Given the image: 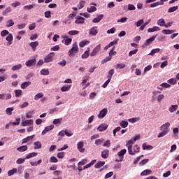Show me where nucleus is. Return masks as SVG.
I'll use <instances>...</instances> for the list:
<instances>
[{
    "instance_id": "nucleus-59",
    "label": "nucleus",
    "mask_w": 179,
    "mask_h": 179,
    "mask_svg": "<svg viewBox=\"0 0 179 179\" xmlns=\"http://www.w3.org/2000/svg\"><path fill=\"white\" fill-rule=\"evenodd\" d=\"M148 162H149V159H143L141 162H139V166H145V164H146Z\"/></svg>"
},
{
    "instance_id": "nucleus-49",
    "label": "nucleus",
    "mask_w": 179,
    "mask_h": 179,
    "mask_svg": "<svg viewBox=\"0 0 179 179\" xmlns=\"http://www.w3.org/2000/svg\"><path fill=\"white\" fill-rule=\"evenodd\" d=\"M162 33L164 34H173V33H174V31L171 29H164L162 30Z\"/></svg>"
},
{
    "instance_id": "nucleus-18",
    "label": "nucleus",
    "mask_w": 179,
    "mask_h": 179,
    "mask_svg": "<svg viewBox=\"0 0 179 179\" xmlns=\"http://www.w3.org/2000/svg\"><path fill=\"white\" fill-rule=\"evenodd\" d=\"M157 23V25L160 26L161 27H165L166 26V21L164 20V18H161L158 20Z\"/></svg>"
},
{
    "instance_id": "nucleus-50",
    "label": "nucleus",
    "mask_w": 179,
    "mask_h": 179,
    "mask_svg": "<svg viewBox=\"0 0 179 179\" xmlns=\"http://www.w3.org/2000/svg\"><path fill=\"white\" fill-rule=\"evenodd\" d=\"M41 75H44V76L50 75V71H48V69H43L41 70Z\"/></svg>"
},
{
    "instance_id": "nucleus-1",
    "label": "nucleus",
    "mask_w": 179,
    "mask_h": 179,
    "mask_svg": "<svg viewBox=\"0 0 179 179\" xmlns=\"http://www.w3.org/2000/svg\"><path fill=\"white\" fill-rule=\"evenodd\" d=\"M127 150L130 156H135L136 153H139V151L141 150V147H139V145L136 144L134 145L133 147H132V145H129L127 147Z\"/></svg>"
},
{
    "instance_id": "nucleus-29",
    "label": "nucleus",
    "mask_w": 179,
    "mask_h": 179,
    "mask_svg": "<svg viewBox=\"0 0 179 179\" xmlns=\"http://www.w3.org/2000/svg\"><path fill=\"white\" fill-rule=\"evenodd\" d=\"M127 65L124 63H118L115 66V69H124Z\"/></svg>"
},
{
    "instance_id": "nucleus-53",
    "label": "nucleus",
    "mask_w": 179,
    "mask_h": 179,
    "mask_svg": "<svg viewBox=\"0 0 179 179\" xmlns=\"http://www.w3.org/2000/svg\"><path fill=\"white\" fill-rule=\"evenodd\" d=\"M13 108H8L6 109V113L7 115H12V111H13Z\"/></svg>"
},
{
    "instance_id": "nucleus-42",
    "label": "nucleus",
    "mask_w": 179,
    "mask_h": 179,
    "mask_svg": "<svg viewBox=\"0 0 179 179\" xmlns=\"http://www.w3.org/2000/svg\"><path fill=\"white\" fill-rule=\"evenodd\" d=\"M177 9H178V6H177L171 7L168 10V13H173V12H176V10H177Z\"/></svg>"
},
{
    "instance_id": "nucleus-52",
    "label": "nucleus",
    "mask_w": 179,
    "mask_h": 179,
    "mask_svg": "<svg viewBox=\"0 0 179 179\" xmlns=\"http://www.w3.org/2000/svg\"><path fill=\"white\" fill-rule=\"evenodd\" d=\"M167 83H169V85H176L177 83V80H176V78H171L167 80Z\"/></svg>"
},
{
    "instance_id": "nucleus-11",
    "label": "nucleus",
    "mask_w": 179,
    "mask_h": 179,
    "mask_svg": "<svg viewBox=\"0 0 179 179\" xmlns=\"http://www.w3.org/2000/svg\"><path fill=\"white\" fill-rule=\"evenodd\" d=\"M156 37H157V35L153 36L151 38L147 39L144 43V45H150V43H153V41L156 40Z\"/></svg>"
},
{
    "instance_id": "nucleus-62",
    "label": "nucleus",
    "mask_w": 179,
    "mask_h": 179,
    "mask_svg": "<svg viewBox=\"0 0 179 179\" xmlns=\"http://www.w3.org/2000/svg\"><path fill=\"white\" fill-rule=\"evenodd\" d=\"M50 163H58V159L55 157H51L50 159Z\"/></svg>"
},
{
    "instance_id": "nucleus-2",
    "label": "nucleus",
    "mask_w": 179,
    "mask_h": 179,
    "mask_svg": "<svg viewBox=\"0 0 179 179\" xmlns=\"http://www.w3.org/2000/svg\"><path fill=\"white\" fill-rule=\"evenodd\" d=\"M78 51L79 48L78 47V43L75 42L73 43L71 49L69 51V56L72 57L73 54L78 53Z\"/></svg>"
},
{
    "instance_id": "nucleus-26",
    "label": "nucleus",
    "mask_w": 179,
    "mask_h": 179,
    "mask_svg": "<svg viewBox=\"0 0 179 179\" xmlns=\"http://www.w3.org/2000/svg\"><path fill=\"white\" fill-rule=\"evenodd\" d=\"M75 23L76 24H83L85 23V18L83 17H78Z\"/></svg>"
},
{
    "instance_id": "nucleus-54",
    "label": "nucleus",
    "mask_w": 179,
    "mask_h": 179,
    "mask_svg": "<svg viewBox=\"0 0 179 179\" xmlns=\"http://www.w3.org/2000/svg\"><path fill=\"white\" fill-rule=\"evenodd\" d=\"M120 127H122V128H127V127H128V122L122 120L120 122Z\"/></svg>"
},
{
    "instance_id": "nucleus-8",
    "label": "nucleus",
    "mask_w": 179,
    "mask_h": 179,
    "mask_svg": "<svg viewBox=\"0 0 179 179\" xmlns=\"http://www.w3.org/2000/svg\"><path fill=\"white\" fill-rule=\"evenodd\" d=\"M161 131H164L168 132H170V123L169 122H166L165 124H163L161 127Z\"/></svg>"
},
{
    "instance_id": "nucleus-33",
    "label": "nucleus",
    "mask_w": 179,
    "mask_h": 179,
    "mask_svg": "<svg viewBox=\"0 0 179 179\" xmlns=\"http://www.w3.org/2000/svg\"><path fill=\"white\" fill-rule=\"evenodd\" d=\"M30 47L32 48L33 51H36V47H38V42L35 41V42H31L29 43Z\"/></svg>"
},
{
    "instance_id": "nucleus-43",
    "label": "nucleus",
    "mask_w": 179,
    "mask_h": 179,
    "mask_svg": "<svg viewBox=\"0 0 179 179\" xmlns=\"http://www.w3.org/2000/svg\"><path fill=\"white\" fill-rule=\"evenodd\" d=\"M12 9H10V7L6 8L3 12H2V15L3 16H6V15H8V13H10V12H11Z\"/></svg>"
},
{
    "instance_id": "nucleus-24",
    "label": "nucleus",
    "mask_w": 179,
    "mask_h": 179,
    "mask_svg": "<svg viewBox=\"0 0 179 179\" xmlns=\"http://www.w3.org/2000/svg\"><path fill=\"white\" fill-rule=\"evenodd\" d=\"M160 51H161L160 48L152 49L151 52L148 54V55H151L152 57H153L155 54H159Z\"/></svg>"
},
{
    "instance_id": "nucleus-61",
    "label": "nucleus",
    "mask_w": 179,
    "mask_h": 179,
    "mask_svg": "<svg viewBox=\"0 0 179 179\" xmlns=\"http://www.w3.org/2000/svg\"><path fill=\"white\" fill-rule=\"evenodd\" d=\"M138 52V49H135L134 50H131L129 52V57H132V55H135V54H136Z\"/></svg>"
},
{
    "instance_id": "nucleus-37",
    "label": "nucleus",
    "mask_w": 179,
    "mask_h": 179,
    "mask_svg": "<svg viewBox=\"0 0 179 179\" xmlns=\"http://www.w3.org/2000/svg\"><path fill=\"white\" fill-rule=\"evenodd\" d=\"M17 150L18 151V152H26V150H27V145H22V146H20V147H18L17 148Z\"/></svg>"
},
{
    "instance_id": "nucleus-36",
    "label": "nucleus",
    "mask_w": 179,
    "mask_h": 179,
    "mask_svg": "<svg viewBox=\"0 0 179 179\" xmlns=\"http://www.w3.org/2000/svg\"><path fill=\"white\" fill-rule=\"evenodd\" d=\"M90 43V41H89L83 40L79 43V46L81 48H83V47H85V45H86V44H89Z\"/></svg>"
},
{
    "instance_id": "nucleus-6",
    "label": "nucleus",
    "mask_w": 179,
    "mask_h": 179,
    "mask_svg": "<svg viewBox=\"0 0 179 179\" xmlns=\"http://www.w3.org/2000/svg\"><path fill=\"white\" fill-rule=\"evenodd\" d=\"M85 143H83V141H79L77 143V149L78 150L80 153H85Z\"/></svg>"
},
{
    "instance_id": "nucleus-21",
    "label": "nucleus",
    "mask_w": 179,
    "mask_h": 179,
    "mask_svg": "<svg viewBox=\"0 0 179 179\" xmlns=\"http://www.w3.org/2000/svg\"><path fill=\"white\" fill-rule=\"evenodd\" d=\"M17 173V169L13 168V169L8 171V177H12V176L16 174Z\"/></svg>"
},
{
    "instance_id": "nucleus-58",
    "label": "nucleus",
    "mask_w": 179,
    "mask_h": 179,
    "mask_svg": "<svg viewBox=\"0 0 179 179\" xmlns=\"http://www.w3.org/2000/svg\"><path fill=\"white\" fill-rule=\"evenodd\" d=\"M102 142H104V139L103 138L97 139V140L95 141V145L99 146V145H101Z\"/></svg>"
},
{
    "instance_id": "nucleus-34",
    "label": "nucleus",
    "mask_w": 179,
    "mask_h": 179,
    "mask_svg": "<svg viewBox=\"0 0 179 179\" xmlns=\"http://www.w3.org/2000/svg\"><path fill=\"white\" fill-rule=\"evenodd\" d=\"M34 149H41L43 145L41 144V141H36L34 143Z\"/></svg>"
},
{
    "instance_id": "nucleus-44",
    "label": "nucleus",
    "mask_w": 179,
    "mask_h": 179,
    "mask_svg": "<svg viewBox=\"0 0 179 179\" xmlns=\"http://www.w3.org/2000/svg\"><path fill=\"white\" fill-rule=\"evenodd\" d=\"M69 36H76V34H79V31L78 30H72L68 32Z\"/></svg>"
},
{
    "instance_id": "nucleus-60",
    "label": "nucleus",
    "mask_w": 179,
    "mask_h": 179,
    "mask_svg": "<svg viewBox=\"0 0 179 179\" xmlns=\"http://www.w3.org/2000/svg\"><path fill=\"white\" fill-rule=\"evenodd\" d=\"M85 1H80V3L78 5V9H82V8L85 6Z\"/></svg>"
},
{
    "instance_id": "nucleus-3",
    "label": "nucleus",
    "mask_w": 179,
    "mask_h": 179,
    "mask_svg": "<svg viewBox=\"0 0 179 179\" xmlns=\"http://www.w3.org/2000/svg\"><path fill=\"white\" fill-rule=\"evenodd\" d=\"M127 153V149H122L120 152H117V156L119 159H116L115 162L117 163H120L124 160V156H125V154Z\"/></svg>"
},
{
    "instance_id": "nucleus-10",
    "label": "nucleus",
    "mask_w": 179,
    "mask_h": 179,
    "mask_svg": "<svg viewBox=\"0 0 179 179\" xmlns=\"http://www.w3.org/2000/svg\"><path fill=\"white\" fill-rule=\"evenodd\" d=\"M36 58L31 59L25 62L26 66L30 68V66H34L36 65Z\"/></svg>"
},
{
    "instance_id": "nucleus-17",
    "label": "nucleus",
    "mask_w": 179,
    "mask_h": 179,
    "mask_svg": "<svg viewBox=\"0 0 179 179\" xmlns=\"http://www.w3.org/2000/svg\"><path fill=\"white\" fill-rule=\"evenodd\" d=\"M6 41H8V45H10L12 44V41H13V35L12 34H9L8 36L6 38Z\"/></svg>"
},
{
    "instance_id": "nucleus-30",
    "label": "nucleus",
    "mask_w": 179,
    "mask_h": 179,
    "mask_svg": "<svg viewBox=\"0 0 179 179\" xmlns=\"http://www.w3.org/2000/svg\"><path fill=\"white\" fill-rule=\"evenodd\" d=\"M43 97H44V93L39 92L34 96V100H40V99H43Z\"/></svg>"
},
{
    "instance_id": "nucleus-39",
    "label": "nucleus",
    "mask_w": 179,
    "mask_h": 179,
    "mask_svg": "<svg viewBox=\"0 0 179 179\" xmlns=\"http://www.w3.org/2000/svg\"><path fill=\"white\" fill-rule=\"evenodd\" d=\"M141 118L139 117H133L128 119L129 122H131V124H134V122H138V121H140Z\"/></svg>"
},
{
    "instance_id": "nucleus-47",
    "label": "nucleus",
    "mask_w": 179,
    "mask_h": 179,
    "mask_svg": "<svg viewBox=\"0 0 179 179\" xmlns=\"http://www.w3.org/2000/svg\"><path fill=\"white\" fill-rule=\"evenodd\" d=\"M13 24H15V22H13V20H8L6 22V27H12V26H13Z\"/></svg>"
},
{
    "instance_id": "nucleus-51",
    "label": "nucleus",
    "mask_w": 179,
    "mask_h": 179,
    "mask_svg": "<svg viewBox=\"0 0 179 179\" xmlns=\"http://www.w3.org/2000/svg\"><path fill=\"white\" fill-rule=\"evenodd\" d=\"M104 148H110L111 146V143L110 140H106L104 143L102 145Z\"/></svg>"
},
{
    "instance_id": "nucleus-63",
    "label": "nucleus",
    "mask_w": 179,
    "mask_h": 179,
    "mask_svg": "<svg viewBox=\"0 0 179 179\" xmlns=\"http://www.w3.org/2000/svg\"><path fill=\"white\" fill-rule=\"evenodd\" d=\"M58 64L60 65V66H66V60L62 59V61L58 62Z\"/></svg>"
},
{
    "instance_id": "nucleus-35",
    "label": "nucleus",
    "mask_w": 179,
    "mask_h": 179,
    "mask_svg": "<svg viewBox=\"0 0 179 179\" xmlns=\"http://www.w3.org/2000/svg\"><path fill=\"white\" fill-rule=\"evenodd\" d=\"M160 5H164V3L162 1H157L155 3H152L150 4V8H156V6H159Z\"/></svg>"
},
{
    "instance_id": "nucleus-16",
    "label": "nucleus",
    "mask_w": 179,
    "mask_h": 179,
    "mask_svg": "<svg viewBox=\"0 0 179 179\" xmlns=\"http://www.w3.org/2000/svg\"><path fill=\"white\" fill-rule=\"evenodd\" d=\"M90 55V48H87V50L85 51L83 55H82L81 58L83 59H86L89 58Z\"/></svg>"
},
{
    "instance_id": "nucleus-12",
    "label": "nucleus",
    "mask_w": 179,
    "mask_h": 179,
    "mask_svg": "<svg viewBox=\"0 0 179 179\" xmlns=\"http://www.w3.org/2000/svg\"><path fill=\"white\" fill-rule=\"evenodd\" d=\"M107 128H108V125L102 123L98 127L97 130L99 131V132H104Z\"/></svg>"
},
{
    "instance_id": "nucleus-25",
    "label": "nucleus",
    "mask_w": 179,
    "mask_h": 179,
    "mask_svg": "<svg viewBox=\"0 0 179 179\" xmlns=\"http://www.w3.org/2000/svg\"><path fill=\"white\" fill-rule=\"evenodd\" d=\"M154 31H160V27H153L152 28H149L148 29V33H154Z\"/></svg>"
},
{
    "instance_id": "nucleus-57",
    "label": "nucleus",
    "mask_w": 179,
    "mask_h": 179,
    "mask_svg": "<svg viewBox=\"0 0 179 179\" xmlns=\"http://www.w3.org/2000/svg\"><path fill=\"white\" fill-rule=\"evenodd\" d=\"M114 75V69H110L108 71V79H110L113 78V76Z\"/></svg>"
},
{
    "instance_id": "nucleus-4",
    "label": "nucleus",
    "mask_w": 179,
    "mask_h": 179,
    "mask_svg": "<svg viewBox=\"0 0 179 179\" xmlns=\"http://www.w3.org/2000/svg\"><path fill=\"white\" fill-rule=\"evenodd\" d=\"M108 113V109L105 108L102 109L101 110H100L97 117H98V118H99V120H103V118H104V117H106V115H107Z\"/></svg>"
},
{
    "instance_id": "nucleus-22",
    "label": "nucleus",
    "mask_w": 179,
    "mask_h": 179,
    "mask_svg": "<svg viewBox=\"0 0 179 179\" xmlns=\"http://www.w3.org/2000/svg\"><path fill=\"white\" fill-rule=\"evenodd\" d=\"M34 135H32V136H27V138H24L23 140H22V144L23 143H27V142L30 141H33V138H34Z\"/></svg>"
},
{
    "instance_id": "nucleus-45",
    "label": "nucleus",
    "mask_w": 179,
    "mask_h": 179,
    "mask_svg": "<svg viewBox=\"0 0 179 179\" xmlns=\"http://www.w3.org/2000/svg\"><path fill=\"white\" fill-rule=\"evenodd\" d=\"M87 10L89 13H92V12H96V10H97V8H96V6H91L90 8H87Z\"/></svg>"
},
{
    "instance_id": "nucleus-32",
    "label": "nucleus",
    "mask_w": 179,
    "mask_h": 179,
    "mask_svg": "<svg viewBox=\"0 0 179 179\" xmlns=\"http://www.w3.org/2000/svg\"><path fill=\"white\" fill-rule=\"evenodd\" d=\"M72 87L71 85H66L61 87L62 92H68Z\"/></svg>"
},
{
    "instance_id": "nucleus-19",
    "label": "nucleus",
    "mask_w": 179,
    "mask_h": 179,
    "mask_svg": "<svg viewBox=\"0 0 179 179\" xmlns=\"http://www.w3.org/2000/svg\"><path fill=\"white\" fill-rule=\"evenodd\" d=\"M143 150H152L153 146L148 145L146 143H144L142 145Z\"/></svg>"
},
{
    "instance_id": "nucleus-20",
    "label": "nucleus",
    "mask_w": 179,
    "mask_h": 179,
    "mask_svg": "<svg viewBox=\"0 0 179 179\" xmlns=\"http://www.w3.org/2000/svg\"><path fill=\"white\" fill-rule=\"evenodd\" d=\"M33 120H25L22 122V127H27V125H33Z\"/></svg>"
},
{
    "instance_id": "nucleus-14",
    "label": "nucleus",
    "mask_w": 179,
    "mask_h": 179,
    "mask_svg": "<svg viewBox=\"0 0 179 179\" xmlns=\"http://www.w3.org/2000/svg\"><path fill=\"white\" fill-rule=\"evenodd\" d=\"M104 17V15L100 14L97 15V17H95L92 20V23H99Z\"/></svg>"
},
{
    "instance_id": "nucleus-28",
    "label": "nucleus",
    "mask_w": 179,
    "mask_h": 179,
    "mask_svg": "<svg viewBox=\"0 0 179 179\" xmlns=\"http://www.w3.org/2000/svg\"><path fill=\"white\" fill-rule=\"evenodd\" d=\"M31 85V82L30 81H26L21 84V89H26L27 87H29Z\"/></svg>"
},
{
    "instance_id": "nucleus-55",
    "label": "nucleus",
    "mask_w": 179,
    "mask_h": 179,
    "mask_svg": "<svg viewBox=\"0 0 179 179\" xmlns=\"http://www.w3.org/2000/svg\"><path fill=\"white\" fill-rule=\"evenodd\" d=\"M72 43V38H67L64 41V44L65 45H70V44Z\"/></svg>"
},
{
    "instance_id": "nucleus-31",
    "label": "nucleus",
    "mask_w": 179,
    "mask_h": 179,
    "mask_svg": "<svg viewBox=\"0 0 179 179\" xmlns=\"http://www.w3.org/2000/svg\"><path fill=\"white\" fill-rule=\"evenodd\" d=\"M106 164L105 162L99 161L95 165V169H100V167H103Z\"/></svg>"
},
{
    "instance_id": "nucleus-48",
    "label": "nucleus",
    "mask_w": 179,
    "mask_h": 179,
    "mask_svg": "<svg viewBox=\"0 0 179 179\" xmlns=\"http://www.w3.org/2000/svg\"><path fill=\"white\" fill-rule=\"evenodd\" d=\"M64 134H65L66 136H69V137H71V136H72V135H73V132H72V131L68 130V129H66L64 131Z\"/></svg>"
},
{
    "instance_id": "nucleus-27",
    "label": "nucleus",
    "mask_w": 179,
    "mask_h": 179,
    "mask_svg": "<svg viewBox=\"0 0 179 179\" xmlns=\"http://www.w3.org/2000/svg\"><path fill=\"white\" fill-rule=\"evenodd\" d=\"M178 108V105H171V107L169 108V113H174V111H177Z\"/></svg>"
},
{
    "instance_id": "nucleus-9",
    "label": "nucleus",
    "mask_w": 179,
    "mask_h": 179,
    "mask_svg": "<svg viewBox=\"0 0 179 179\" xmlns=\"http://www.w3.org/2000/svg\"><path fill=\"white\" fill-rule=\"evenodd\" d=\"M100 50H101V45L99 44L93 49L92 52L90 54L91 57H95L96 54H97V52H99Z\"/></svg>"
},
{
    "instance_id": "nucleus-23",
    "label": "nucleus",
    "mask_w": 179,
    "mask_h": 179,
    "mask_svg": "<svg viewBox=\"0 0 179 179\" xmlns=\"http://www.w3.org/2000/svg\"><path fill=\"white\" fill-rule=\"evenodd\" d=\"M14 93L15 94V97L17 98L22 97V96L23 95V91H22L21 90H14Z\"/></svg>"
},
{
    "instance_id": "nucleus-64",
    "label": "nucleus",
    "mask_w": 179,
    "mask_h": 179,
    "mask_svg": "<svg viewBox=\"0 0 179 179\" xmlns=\"http://www.w3.org/2000/svg\"><path fill=\"white\" fill-rule=\"evenodd\" d=\"M136 7L134 6V4H128V10H135Z\"/></svg>"
},
{
    "instance_id": "nucleus-5",
    "label": "nucleus",
    "mask_w": 179,
    "mask_h": 179,
    "mask_svg": "<svg viewBox=\"0 0 179 179\" xmlns=\"http://www.w3.org/2000/svg\"><path fill=\"white\" fill-rule=\"evenodd\" d=\"M54 59V52H50L48 55H46L44 58V62L48 64L50 62H52Z\"/></svg>"
},
{
    "instance_id": "nucleus-15",
    "label": "nucleus",
    "mask_w": 179,
    "mask_h": 179,
    "mask_svg": "<svg viewBox=\"0 0 179 179\" xmlns=\"http://www.w3.org/2000/svg\"><path fill=\"white\" fill-rule=\"evenodd\" d=\"M52 129H54V125H50L46 127L42 131V135H45L47 132H50V131H52Z\"/></svg>"
},
{
    "instance_id": "nucleus-56",
    "label": "nucleus",
    "mask_w": 179,
    "mask_h": 179,
    "mask_svg": "<svg viewBox=\"0 0 179 179\" xmlns=\"http://www.w3.org/2000/svg\"><path fill=\"white\" fill-rule=\"evenodd\" d=\"M145 23V21H143V19L139 20L137 21V22L136 23V27H141V26Z\"/></svg>"
},
{
    "instance_id": "nucleus-41",
    "label": "nucleus",
    "mask_w": 179,
    "mask_h": 179,
    "mask_svg": "<svg viewBox=\"0 0 179 179\" xmlns=\"http://www.w3.org/2000/svg\"><path fill=\"white\" fill-rule=\"evenodd\" d=\"M149 174H152V171L150 169H146L141 173V176H149Z\"/></svg>"
},
{
    "instance_id": "nucleus-13",
    "label": "nucleus",
    "mask_w": 179,
    "mask_h": 179,
    "mask_svg": "<svg viewBox=\"0 0 179 179\" xmlns=\"http://www.w3.org/2000/svg\"><path fill=\"white\" fill-rule=\"evenodd\" d=\"M101 156L102 159H108V156H110V150H104L101 152Z\"/></svg>"
},
{
    "instance_id": "nucleus-46",
    "label": "nucleus",
    "mask_w": 179,
    "mask_h": 179,
    "mask_svg": "<svg viewBox=\"0 0 179 179\" xmlns=\"http://www.w3.org/2000/svg\"><path fill=\"white\" fill-rule=\"evenodd\" d=\"M12 71H19V69H22V64H17L13 66L11 68Z\"/></svg>"
},
{
    "instance_id": "nucleus-7",
    "label": "nucleus",
    "mask_w": 179,
    "mask_h": 179,
    "mask_svg": "<svg viewBox=\"0 0 179 179\" xmlns=\"http://www.w3.org/2000/svg\"><path fill=\"white\" fill-rule=\"evenodd\" d=\"M97 33H99V30H97V27H93L89 29V36H97Z\"/></svg>"
},
{
    "instance_id": "nucleus-38",
    "label": "nucleus",
    "mask_w": 179,
    "mask_h": 179,
    "mask_svg": "<svg viewBox=\"0 0 179 179\" xmlns=\"http://www.w3.org/2000/svg\"><path fill=\"white\" fill-rule=\"evenodd\" d=\"M36 156H37V152H31L25 157V159H31V157H36Z\"/></svg>"
},
{
    "instance_id": "nucleus-40",
    "label": "nucleus",
    "mask_w": 179,
    "mask_h": 179,
    "mask_svg": "<svg viewBox=\"0 0 179 179\" xmlns=\"http://www.w3.org/2000/svg\"><path fill=\"white\" fill-rule=\"evenodd\" d=\"M169 134L167 131H164V130H162L161 132L159 133L157 135V138H164V136H166Z\"/></svg>"
}]
</instances>
